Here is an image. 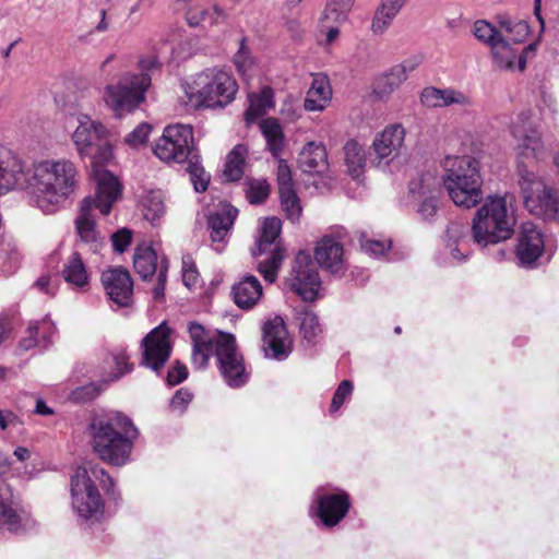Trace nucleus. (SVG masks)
I'll return each mask as SVG.
<instances>
[{
	"mask_svg": "<svg viewBox=\"0 0 559 559\" xmlns=\"http://www.w3.org/2000/svg\"><path fill=\"white\" fill-rule=\"evenodd\" d=\"M349 507V495L345 490L321 486L313 492L310 514L325 527H334L346 516Z\"/></svg>",
	"mask_w": 559,
	"mask_h": 559,
	"instance_id": "nucleus-14",
	"label": "nucleus"
},
{
	"mask_svg": "<svg viewBox=\"0 0 559 559\" xmlns=\"http://www.w3.org/2000/svg\"><path fill=\"white\" fill-rule=\"evenodd\" d=\"M235 304L241 309H251L261 299L263 290L254 275H247L233 286Z\"/></svg>",
	"mask_w": 559,
	"mask_h": 559,
	"instance_id": "nucleus-28",
	"label": "nucleus"
},
{
	"mask_svg": "<svg viewBox=\"0 0 559 559\" xmlns=\"http://www.w3.org/2000/svg\"><path fill=\"white\" fill-rule=\"evenodd\" d=\"M247 154L248 148L242 144L236 145L229 152L223 170V178L225 181L234 182L241 179Z\"/></svg>",
	"mask_w": 559,
	"mask_h": 559,
	"instance_id": "nucleus-32",
	"label": "nucleus"
},
{
	"mask_svg": "<svg viewBox=\"0 0 559 559\" xmlns=\"http://www.w3.org/2000/svg\"><path fill=\"white\" fill-rule=\"evenodd\" d=\"M332 97V88L325 76H314L307 92L304 107L308 111L323 110Z\"/></svg>",
	"mask_w": 559,
	"mask_h": 559,
	"instance_id": "nucleus-29",
	"label": "nucleus"
},
{
	"mask_svg": "<svg viewBox=\"0 0 559 559\" xmlns=\"http://www.w3.org/2000/svg\"><path fill=\"white\" fill-rule=\"evenodd\" d=\"M282 229V222L276 217H267L260 227L255 247L252 249L254 258L266 255L258 261V271L269 283H274L277 272L284 260V249L277 241Z\"/></svg>",
	"mask_w": 559,
	"mask_h": 559,
	"instance_id": "nucleus-12",
	"label": "nucleus"
},
{
	"mask_svg": "<svg viewBox=\"0 0 559 559\" xmlns=\"http://www.w3.org/2000/svg\"><path fill=\"white\" fill-rule=\"evenodd\" d=\"M62 277L69 285L78 289L88 286L90 274L79 252H73L64 262Z\"/></svg>",
	"mask_w": 559,
	"mask_h": 559,
	"instance_id": "nucleus-30",
	"label": "nucleus"
},
{
	"mask_svg": "<svg viewBox=\"0 0 559 559\" xmlns=\"http://www.w3.org/2000/svg\"><path fill=\"white\" fill-rule=\"evenodd\" d=\"M512 195L491 197V245L512 237L516 224Z\"/></svg>",
	"mask_w": 559,
	"mask_h": 559,
	"instance_id": "nucleus-19",
	"label": "nucleus"
},
{
	"mask_svg": "<svg viewBox=\"0 0 559 559\" xmlns=\"http://www.w3.org/2000/svg\"><path fill=\"white\" fill-rule=\"evenodd\" d=\"M472 237L479 247H487L489 243V202L486 201L475 213L472 221Z\"/></svg>",
	"mask_w": 559,
	"mask_h": 559,
	"instance_id": "nucleus-38",
	"label": "nucleus"
},
{
	"mask_svg": "<svg viewBox=\"0 0 559 559\" xmlns=\"http://www.w3.org/2000/svg\"><path fill=\"white\" fill-rule=\"evenodd\" d=\"M87 435L95 454L114 466H123L130 462L139 430L132 420L120 412L95 415L88 426Z\"/></svg>",
	"mask_w": 559,
	"mask_h": 559,
	"instance_id": "nucleus-4",
	"label": "nucleus"
},
{
	"mask_svg": "<svg viewBox=\"0 0 559 559\" xmlns=\"http://www.w3.org/2000/svg\"><path fill=\"white\" fill-rule=\"evenodd\" d=\"M151 82L152 78L147 73H124L116 83L105 87L104 100L116 116L121 117L145 100Z\"/></svg>",
	"mask_w": 559,
	"mask_h": 559,
	"instance_id": "nucleus-11",
	"label": "nucleus"
},
{
	"mask_svg": "<svg viewBox=\"0 0 559 559\" xmlns=\"http://www.w3.org/2000/svg\"><path fill=\"white\" fill-rule=\"evenodd\" d=\"M192 401V393L187 389H179L170 401V408L182 414Z\"/></svg>",
	"mask_w": 559,
	"mask_h": 559,
	"instance_id": "nucleus-58",
	"label": "nucleus"
},
{
	"mask_svg": "<svg viewBox=\"0 0 559 559\" xmlns=\"http://www.w3.org/2000/svg\"><path fill=\"white\" fill-rule=\"evenodd\" d=\"M170 330L162 323L153 329L142 341V365L158 372L171 353Z\"/></svg>",
	"mask_w": 559,
	"mask_h": 559,
	"instance_id": "nucleus-17",
	"label": "nucleus"
},
{
	"mask_svg": "<svg viewBox=\"0 0 559 559\" xmlns=\"http://www.w3.org/2000/svg\"><path fill=\"white\" fill-rule=\"evenodd\" d=\"M274 106L273 92L270 87H264L259 94L249 96V107L245 112V119L248 123L265 115Z\"/></svg>",
	"mask_w": 559,
	"mask_h": 559,
	"instance_id": "nucleus-35",
	"label": "nucleus"
},
{
	"mask_svg": "<svg viewBox=\"0 0 559 559\" xmlns=\"http://www.w3.org/2000/svg\"><path fill=\"white\" fill-rule=\"evenodd\" d=\"M188 377V369L185 365L177 361L168 371L167 382L170 385H177Z\"/></svg>",
	"mask_w": 559,
	"mask_h": 559,
	"instance_id": "nucleus-62",
	"label": "nucleus"
},
{
	"mask_svg": "<svg viewBox=\"0 0 559 559\" xmlns=\"http://www.w3.org/2000/svg\"><path fill=\"white\" fill-rule=\"evenodd\" d=\"M405 134V129L400 123L389 124L376 134L372 141V151L379 163L385 160L386 165L390 160L400 156L404 146Z\"/></svg>",
	"mask_w": 559,
	"mask_h": 559,
	"instance_id": "nucleus-23",
	"label": "nucleus"
},
{
	"mask_svg": "<svg viewBox=\"0 0 559 559\" xmlns=\"http://www.w3.org/2000/svg\"><path fill=\"white\" fill-rule=\"evenodd\" d=\"M464 237L463 227L457 223H451L445 233V248L452 259L453 262L460 263L463 262L466 258L464 253L461 252V239Z\"/></svg>",
	"mask_w": 559,
	"mask_h": 559,
	"instance_id": "nucleus-42",
	"label": "nucleus"
},
{
	"mask_svg": "<svg viewBox=\"0 0 559 559\" xmlns=\"http://www.w3.org/2000/svg\"><path fill=\"white\" fill-rule=\"evenodd\" d=\"M168 261L163 259L159 265L157 274V284L153 288V297L156 300H160L165 295V284L167 281Z\"/></svg>",
	"mask_w": 559,
	"mask_h": 559,
	"instance_id": "nucleus-61",
	"label": "nucleus"
},
{
	"mask_svg": "<svg viewBox=\"0 0 559 559\" xmlns=\"http://www.w3.org/2000/svg\"><path fill=\"white\" fill-rule=\"evenodd\" d=\"M396 16L397 13L389 11V9L379 4L371 21V32L376 35L383 34Z\"/></svg>",
	"mask_w": 559,
	"mask_h": 559,
	"instance_id": "nucleus-47",
	"label": "nucleus"
},
{
	"mask_svg": "<svg viewBox=\"0 0 559 559\" xmlns=\"http://www.w3.org/2000/svg\"><path fill=\"white\" fill-rule=\"evenodd\" d=\"M189 334L193 345L192 364L195 368L203 369L207 366L215 347V357L226 384L237 389L248 382L249 373L233 334L219 332L214 337L197 322L189 324Z\"/></svg>",
	"mask_w": 559,
	"mask_h": 559,
	"instance_id": "nucleus-3",
	"label": "nucleus"
},
{
	"mask_svg": "<svg viewBox=\"0 0 559 559\" xmlns=\"http://www.w3.org/2000/svg\"><path fill=\"white\" fill-rule=\"evenodd\" d=\"M32 326L37 330V336L40 341V347L46 348L52 342V336L56 334L53 322L49 318H44L40 321L32 323Z\"/></svg>",
	"mask_w": 559,
	"mask_h": 559,
	"instance_id": "nucleus-51",
	"label": "nucleus"
},
{
	"mask_svg": "<svg viewBox=\"0 0 559 559\" xmlns=\"http://www.w3.org/2000/svg\"><path fill=\"white\" fill-rule=\"evenodd\" d=\"M440 179L432 173L421 174L409 183V193L413 198L439 195Z\"/></svg>",
	"mask_w": 559,
	"mask_h": 559,
	"instance_id": "nucleus-39",
	"label": "nucleus"
},
{
	"mask_svg": "<svg viewBox=\"0 0 559 559\" xmlns=\"http://www.w3.org/2000/svg\"><path fill=\"white\" fill-rule=\"evenodd\" d=\"M33 526L34 521L20 497L4 479L0 478V528L12 534H22Z\"/></svg>",
	"mask_w": 559,
	"mask_h": 559,
	"instance_id": "nucleus-15",
	"label": "nucleus"
},
{
	"mask_svg": "<svg viewBox=\"0 0 559 559\" xmlns=\"http://www.w3.org/2000/svg\"><path fill=\"white\" fill-rule=\"evenodd\" d=\"M423 58L420 56H413L403 62L394 66L396 71L405 79V81L408 78V74L415 71L419 64L421 63Z\"/></svg>",
	"mask_w": 559,
	"mask_h": 559,
	"instance_id": "nucleus-63",
	"label": "nucleus"
},
{
	"mask_svg": "<svg viewBox=\"0 0 559 559\" xmlns=\"http://www.w3.org/2000/svg\"><path fill=\"white\" fill-rule=\"evenodd\" d=\"M78 126L72 133V141L82 158H88L92 177L99 185L102 175H107L112 180H118L112 173L105 169L114 158V148L107 141L108 129L97 120H93L85 114L75 117Z\"/></svg>",
	"mask_w": 559,
	"mask_h": 559,
	"instance_id": "nucleus-7",
	"label": "nucleus"
},
{
	"mask_svg": "<svg viewBox=\"0 0 559 559\" xmlns=\"http://www.w3.org/2000/svg\"><path fill=\"white\" fill-rule=\"evenodd\" d=\"M518 141L519 186L525 209L533 215L559 225V194L533 170L534 163L545 155L540 135L534 121L522 114L512 127Z\"/></svg>",
	"mask_w": 559,
	"mask_h": 559,
	"instance_id": "nucleus-1",
	"label": "nucleus"
},
{
	"mask_svg": "<svg viewBox=\"0 0 559 559\" xmlns=\"http://www.w3.org/2000/svg\"><path fill=\"white\" fill-rule=\"evenodd\" d=\"M237 92L233 74L218 67L201 71L185 86L189 102L197 108H224L235 99Z\"/></svg>",
	"mask_w": 559,
	"mask_h": 559,
	"instance_id": "nucleus-9",
	"label": "nucleus"
},
{
	"mask_svg": "<svg viewBox=\"0 0 559 559\" xmlns=\"http://www.w3.org/2000/svg\"><path fill=\"white\" fill-rule=\"evenodd\" d=\"M111 486L108 473L94 462L79 466L70 478L71 504L79 518L85 521H99L104 514L105 501L96 486Z\"/></svg>",
	"mask_w": 559,
	"mask_h": 559,
	"instance_id": "nucleus-5",
	"label": "nucleus"
},
{
	"mask_svg": "<svg viewBox=\"0 0 559 559\" xmlns=\"http://www.w3.org/2000/svg\"><path fill=\"white\" fill-rule=\"evenodd\" d=\"M270 193V186L264 179L250 180L247 183V199L251 204L263 203Z\"/></svg>",
	"mask_w": 559,
	"mask_h": 559,
	"instance_id": "nucleus-49",
	"label": "nucleus"
},
{
	"mask_svg": "<svg viewBox=\"0 0 559 559\" xmlns=\"http://www.w3.org/2000/svg\"><path fill=\"white\" fill-rule=\"evenodd\" d=\"M225 19V13L222 9L218 7L213 8V13H210L207 11H201L200 16L195 15L192 12H188L187 14V22L190 26H199L202 23H205L207 20L210 24L218 23L219 20Z\"/></svg>",
	"mask_w": 559,
	"mask_h": 559,
	"instance_id": "nucleus-52",
	"label": "nucleus"
},
{
	"mask_svg": "<svg viewBox=\"0 0 559 559\" xmlns=\"http://www.w3.org/2000/svg\"><path fill=\"white\" fill-rule=\"evenodd\" d=\"M544 251L545 237L540 228L532 222L523 223L515 248L519 263L525 267H534Z\"/></svg>",
	"mask_w": 559,
	"mask_h": 559,
	"instance_id": "nucleus-18",
	"label": "nucleus"
},
{
	"mask_svg": "<svg viewBox=\"0 0 559 559\" xmlns=\"http://www.w3.org/2000/svg\"><path fill=\"white\" fill-rule=\"evenodd\" d=\"M24 174L23 191L28 204L45 215L61 211L79 190V168L66 157L25 163Z\"/></svg>",
	"mask_w": 559,
	"mask_h": 559,
	"instance_id": "nucleus-2",
	"label": "nucleus"
},
{
	"mask_svg": "<svg viewBox=\"0 0 559 559\" xmlns=\"http://www.w3.org/2000/svg\"><path fill=\"white\" fill-rule=\"evenodd\" d=\"M277 183L278 191L295 189L290 167L285 159L280 157L277 160Z\"/></svg>",
	"mask_w": 559,
	"mask_h": 559,
	"instance_id": "nucleus-56",
	"label": "nucleus"
},
{
	"mask_svg": "<svg viewBox=\"0 0 559 559\" xmlns=\"http://www.w3.org/2000/svg\"><path fill=\"white\" fill-rule=\"evenodd\" d=\"M21 253L15 243H5L0 248V271L3 275L14 274L21 264Z\"/></svg>",
	"mask_w": 559,
	"mask_h": 559,
	"instance_id": "nucleus-44",
	"label": "nucleus"
},
{
	"mask_svg": "<svg viewBox=\"0 0 559 559\" xmlns=\"http://www.w3.org/2000/svg\"><path fill=\"white\" fill-rule=\"evenodd\" d=\"M25 162L9 147L0 145V197L23 191Z\"/></svg>",
	"mask_w": 559,
	"mask_h": 559,
	"instance_id": "nucleus-21",
	"label": "nucleus"
},
{
	"mask_svg": "<svg viewBox=\"0 0 559 559\" xmlns=\"http://www.w3.org/2000/svg\"><path fill=\"white\" fill-rule=\"evenodd\" d=\"M150 132L151 124L141 122L124 138V143L130 147L136 148L146 143Z\"/></svg>",
	"mask_w": 559,
	"mask_h": 559,
	"instance_id": "nucleus-54",
	"label": "nucleus"
},
{
	"mask_svg": "<svg viewBox=\"0 0 559 559\" xmlns=\"http://www.w3.org/2000/svg\"><path fill=\"white\" fill-rule=\"evenodd\" d=\"M298 164L305 173H324L329 167L325 146L321 142H308L299 153Z\"/></svg>",
	"mask_w": 559,
	"mask_h": 559,
	"instance_id": "nucleus-26",
	"label": "nucleus"
},
{
	"mask_svg": "<svg viewBox=\"0 0 559 559\" xmlns=\"http://www.w3.org/2000/svg\"><path fill=\"white\" fill-rule=\"evenodd\" d=\"M345 163L353 178H359L366 165V150L357 140H349L344 145Z\"/></svg>",
	"mask_w": 559,
	"mask_h": 559,
	"instance_id": "nucleus-34",
	"label": "nucleus"
},
{
	"mask_svg": "<svg viewBox=\"0 0 559 559\" xmlns=\"http://www.w3.org/2000/svg\"><path fill=\"white\" fill-rule=\"evenodd\" d=\"M199 280V273L194 265V262L190 255L182 258V282L189 288L192 289Z\"/></svg>",
	"mask_w": 559,
	"mask_h": 559,
	"instance_id": "nucleus-57",
	"label": "nucleus"
},
{
	"mask_svg": "<svg viewBox=\"0 0 559 559\" xmlns=\"http://www.w3.org/2000/svg\"><path fill=\"white\" fill-rule=\"evenodd\" d=\"M261 132L266 141L269 151L278 158L284 148V133L277 119L266 118L260 122Z\"/></svg>",
	"mask_w": 559,
	"mask_h": 559,
	"instance_id": "nucleus-31",
	"label": "nucleus"
},
{
	"mask_svg": "<svg viewBox=\"0 0 559 559\" xmlns=\"http://www.w3.org/2000/svg\"><path fill=\"white\" fill-rule=\"evenodd\" d=\"M414 199L419 202L418 213L421 215L424 219H430L435 216V214L437 213L438 195Z\"/></svg>",
	"mask_w": 559,
	"mask_h": 559,
	"instance_id": "nucleus-60",
	"label": "nucleus"
},
{
	"mask_svg": "<svg viewBox=\"0 0 559 559\" xmlns=\"http://www.w3.org/2000/svg\"><path fill=\"white\" fill-rule=\"evenodd\" d=\"M188 163L187 171L195 192H204L210 183L211 176L200 164L199 155L195 153L186 160Z\"/></svg>",
	"mask_w": 559,
	"mask_h": 559,
	"instance_id": "nucleus-43",
	"label": "nucleus"
},
{
	"mask_svg": "<svg viewBox=\"0 0 559 559\" xmlns=\"http://www.w3.org/2000/svg\"><path fill=\"white\" fill-rule=\"evenodd\" d=\"M197 153L191 126L176 123L164 129L154 146V154L164 162L183 163Z\"/></svg>",
	"mask_w": 559,
	"mask_h": 559,
	"instance_id": "nucleus-13",
	"label": "nucleus"
},
{
	"mask_svg": "<svg viewBox=\"0 0 559 559\" xmlns=\"http://www.w3.org/2000/svg\"><path fill=\"white\" fill-rule=\"evenodd\" d=\"M133 266L142 280L152 277L157 271V254L151 247L136 248Z\"/></svg>",
	"mask_w": 559,
	"mask_h": 559,
	"instance_id": "nucleus-37",
	"label": "nucleus"
},
{
	"mask_svg": "<svg viewBox=\"0 0 559 559\" xmlns=\"http://www.w3.org/2000/svg\"><path fill=\"white\" fill-rule=\"evenodd\" d=\"M286 282L302 300L313 301L317 298L321 281L311 257L307 252L297 253Z\"/></svg>",
	"mask_w": 559,
	"mask_h": 559,
	"instance_id": "nucleus-16",
	"label": "nucleus"
},
{
	"mask_svg": "<svg viewBox=\"0 0 559 559\" xmlns=\"http://www.w3.org/2000/svg\"><path fill=\"white\" fill-rule=\"evenodd\" d=\"M278 192L283 211L293 223L297 222L301 214V206L295 189Z\"/></svg>",
	"mask_w": 559,
	"mask_h": 559,
	"instance_id": "nucleus-46",
	"label": "nucleus"
},
{
	"mask_svg": "<svg viewBox=\"0 0 559 559\" xmlns=\"http://www.w3.org/2000/svg\"><path fill=\"white\" fill-rule=\"evenodd\" d=\"M102 284L109 299L118 307L130 305L133 294V282L130 273L123 267H110L102 273Z\"/></svg>",
	"mask_w": 559,
	"mask_h": 559,
	"instance_id": "nucleus-22",
	"label": "nucleus"
},
{
	"mask_svg": "<svg viewBox=\"0 0 559 559\" xmlns=\"http://www.w3.org/2000/svg\"><path fill=\"white\" fill-rule=\"evenodd\" d=\"M420 103L428 108H440L451 105L466 106L469 104V98L466 94L455 88L429 86L420 93Z\"/></svg>",
	"mask_w": 559,
	"mask_h": 559,
	"instance_id": "nucleus-25",
	"label": "nucleus"
},
{
	"mask_svg": "<svg viewBox=\"0 0 559 559\" xmlns=\"http://www.w3.org/2000/svg\"><path fill=\"white\" fill-rule=\"evenodd\" d=\"M405 79L392 67L388 72L379 75L372 85L376 97L389 98L403 83Z\"/></svg>",
	"mask_w": 559,
	"mask_h": 559,
	"instance_id": "nucleus-36",
	"label": "nucleus"
},
{
	"mask_svg": "<svg viewBox=\"0 0 559 559\" xmlns=\"http://www.w3.org/2000/svg\"><path fill=\"white\" fill-rule=\"evenodd\" d=\"M144 217L151 223L158 221L165 213L164 194L160 190H150L142 198Z\"/></svg>",
	"mask_w": 559,
	"mask_h": 559,
	"instance_id": "nucleus-41",
	"label": "nucleus"
},
{
	"mask_svg": "<svg viewBox=\"0 0 559 559\" xmlns=\"http://www.w3.org/2000/svg\"><path fill=\"white\" fill-rule=\"evenodd\" d=\"M354 3L355 0H328L322 20L330 21L336 25L345 23L348 20Z\"/></svg>",
	"mask_w": 559,
	"mask_h": 559,
	"instance_id": "nucleus-40",
	"label": "nucleus"
},
{
	"mask_svg": "<svg viewBox=\"0 0 559 559\" xmlns=\"http://www.w3.org/2000/svg\"><path fill=\"white\" fill-rule=\"evenodd\" d=\"M444 170L442 182L455 205L471 209L483 201V179L477 159L449 156L444 160Z\"/></svg>",
	"mask_w": 559,
	"mask_h": 559,
	"instance_id": "nucleus-8",
	"label": "nucleus"
},
{
	"mask_svg": "<svg viewBox=\"0 0 559 559\" xmlns=\"http://www.w3.org/2000/svg\"><path fill=\"white\" fill-rule=\"evenodd\" d=\"M121 195L119 180H112L107 175H102L99 185H96L95 197L85 198L80 207V214L75 219V229L80 240L88 245L91 250L97 252L104 246V238L96 230L94 210L108 215L112 205Z\"/></svg>",
	"mask_w": 559,
	"mask_h": 559,
	"instance_id": "nucleus-10",
	"label": "nucleus"
},
{
	"mask_svg": "<svg viewBox=\"0 0 559 559\" xmlns=\"http://www.w3.org/2000/svg\"><path fill=\"white\" fill-rule=\"evenodd\" d=\"M263 345L265 357L282 361L292 353V340L284 320L275 317L263 324Z\"/></svg>",
	"mask_w": 559,
	"mask_h": 559,
	"instance_id": "nucleus-20",
	"label": "nucleus"
},
{
	"mask_svg": "<svg viewBox=\"0 0 559 559\" xmlns=\"http://www.w3.org/2000/svg\"><path fill=\"white\" fill-rule=\"evenodd\" d=\"M314 258L318 264L332 274H336L344 266L343 245L332 236H324L314 250Z\"/></svg>",
	"mask_w": 559,
	"mask_h": 559,
	"instance_id": "nucleus-24",
	"label": "nucleus"
},
{
	"mask_svg": "<svg viewBox=\"0 0 559 559\" xmlns=\"http://www.w3.org/2000/svg\"><path fill=\"white\" fill-rule=\"evenodd\" d=\"M234 62L239 71V73L243 76H251L255 67L254 59L252 58L250 51L245 45V39L241 40L239 50L234 57Z\"/></svg>",
	"mask_w": 559,
	"mask_h": 559,
	"instance_id": "nucleus-48",
	"label": "nucleus"
},
{
	"mask_svg": "<svg viewBox=\"0 0 559 559\" xmlns=\"http://www.w3.org/2000/svg\"><path fill=\"white\" fill-rule=\"evenodd\" d=\"M140 73H147L151 76V72L159 69L160 63L155 55L142 56L139 59Z\"/></svg>",
	"mask_w": 559,
	"mask_h": 559,
	"instance_id": "nucleus-64",
	"label": "nucleus"
},
{
	"mask_svg": "<svg viewBox=\"0 0 559 559\" xmlns=\"http://www.w3.org/2000/svg\"><path fill=\"white\" fill-rule=\"evenodd\" d=\"M238 210L230 204H224L214 213H211L207 219L210 236L213 242H222L229 234Z\"/></svg>",
	"mask_w": 559,
	"mask_h": 559,
	"instance_id": "nucleus-27",
	"label": "nucleus"
},
{
	"mask_svg": "<svg viewBox=\"0 0 559 559\" xmlns=\"http://www.w3.org/2000/svg\"><path fill=\"white\" fill-rule=\"evenodd\" d=\"M353 383L349 380H343L338 384L330 405L329 411L331 414L336 413L342 407V405L349 400L353 393Z\"/></svg>",
	"mask_w": 559,
	"mask_h": 559,
	"instance_id": "nucleus-50",
	"label": "nucleus"
},
{
	"mask_svg": "<svg viewBox=\"0 0 559 559\" xmlns=\"http://www.w3.org/2000/svg\"><path fill=\"white\" fill-rule=\"evenodd\" d=\"M299 320V330L302 338L309 344L314 345L319 342L322 334V326L318 316L308 307H304L297 313Z\"/></svg>",
	"mask_w": 559,
	"mask_h": 559,
	"instance_id": "nucleus-33",
	"label": "nucleus"
},
{
	"mask_svg": "<svg viewBox=\"0 0 559 559\" xmlns=\"http://www.w3.org/2000/svg\"><path fill=\"white\" fill-rule=\"evenodd\" d=\"M360 247L364 252L373 258L383 255L391 247L390 240H374L366 239L365 236L360 238Z\"/></svg>",
	"mask_w": 559,
	"mask_h": 559,
	"instance_id": "nucleus-53",
	"label": "nucleus"
},
{
	"mask_svg": "<svg viewBox=\"0 0 559 559\" xmlns=\"http://www.w3.org/2000/svg\"><path fill=\"white\" fill-rule=\"evenodd\" d=\"M102 390V384L88 383L86 385L75 389L72 392L71 397L75 402L85 403L97 397Z\"/></svg>",
	"mask_w": 559,
	"mask_h": 559,
	"instance_id": "nucleus-55",
	"label": "nucleus"
},
{
	"mask_svg": "<svg viewBox=\"0 0 559 559\" xmlns=\"http://www.w3.org/2000/svg\"><path fill=\"white\" fill-rule=\"evenodd\" d=\"M129 357L123 350L111 353L108 357V364L114 366L109 379L104 380L105 383L118 380L126 373H129L132 366L128 361Z\"/></svg>",
	"mask_w": 559,
	"mask_h": 559,
	"instance_id": "nucleus-45",
	"label": "nucleus"
},
{
	"mask_svg": "<svg viewBox=\"0 0 559 559\" xmlns=\"http://www.w3.org/2000/svg\"><path fill=\"white\" fill-rule=\"evenodd\" d=\"M132 240V231L128 228H121L111 235L112 247L115 251L122 253L129 247Z\"/></svg>",
	"mask_w": 559,
	"mask_h": 559,
	"instance_id": "nucleus-59",
	"label": "nucleus"
},
{
	"mask_svg": "<svg viewBox=\"0 0 559 559\" xmlns=\"http://www.w3.org/2000/svg\"><path fill=\"white\" fill-rule=\"evenodd\" d=\"M528 34L526 21L513 20L506 14L496 16V25H491V55L500 68L524 71L527 58L535 52L537 44H530L520 55L513 45L523 43Z\"/></svg>",
	"mask_w": 559,
	"mask_h": 559,
	"instance_id": "nucleus-6",
	"label": "nucleus"
}]
</instances>
